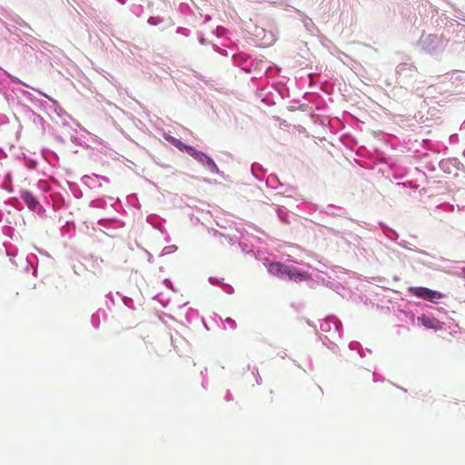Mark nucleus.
I'll return each mask as SVG.
<instances>
[{"label":"nucleus","mask_w":465,"mask_h":465,"mask_svg":"<svg viewBox=\"0 0 465 465\" xmlns=\"http://www.w3.org/2000/svg\"><path fill=\"white\" fill-rule=\"evenodd\" d=\"M276 267L277 272L282 276H287L290 280L293 281H302L308 278V275L305 272H300L295 268H291L282 263H276L274 265Z\"/></svg>","instance_id":"nucleus-1"},{"label":"nucleus","mask_w":465,"mask_h":465,"mask_svg":"<svg viewBox=\"0 0 465 465\" xmlns=\"http://www.w3.org/2000/svg\"><path fill=\"white\" fill-rule=\"evenodd\" d=\"M193 158H194L199 163H202L203 164H205L208 166L211 172L217 173L218 172V166L214 163V161L210 158L208 155H206L204 153L197 151L194 149L191 154Z\"/></svg>","instance_id":"nucleus-2"},{"label":"nucleus","mask_w":465,"mask_h":465,"mask_svg":"<svg viewBox=\"0 0 465 465\" xmlns=\"http://www.w3.org/2000/svg\"><path fill=\"white\" fill-rule=\"evenodd\" d=\"M410 292L413 295L427 301H432L433 299L438 298L440 296V294L437 292L431 291L425 287H411L410 289Z\"/></svg>","instance_id":"nucleus-3"},{"label":"nucleus","mask_w":465,"mask_h":465,"mask_svg":"<svg viewBox=\"0 0 465 465\" xmlns=\"http://www.w3.org/2000/svg\"><path fill=\"white\" fill-rule=\"evenodd\" d=\"M21 199L25 203L27 207L33 211H36L40 208V204L36 198L28 191H23L21 193Z\"/></svg>","instance_id":"nucleus-4"},{"label":"nucleus","mask_w":465,"mask_h":465,"mask_svg":"<svg viewBox=\"0 0 465 465\" xmlns=\"http://www.w3.org/2000/svg\"><path fill=\"white\" fill-rule=\"evenodd\" d=\"M167 140L177 149H179L182 152H186L189 155H191L193 151L194 150L193 147L184 144L183 142L173 136L168 137Z\"/></svg>","instance_id":"nucleus-5"},{"label":"nucleus","mask_w":465,"mask_h":465,"mask_svg":"<svg viewBox=\"0 0 465 465\" xmlns=\"http://www.w3.org/2000/svg\"><path fill=\"white\" fill-rule=\"evenodd\" d=\"M421 323L428 328H435V325L433 324V320L428 318V317H421L419 319Z\"/></svg>","instance_id":"nucleus-6"}]
</instances>
